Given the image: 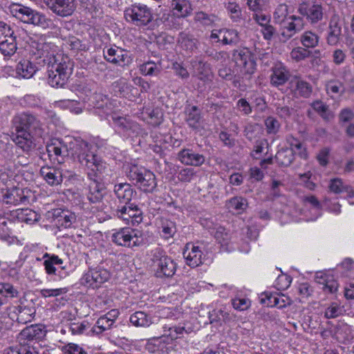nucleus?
<instances>
[{
  "mask_svg": "<svg viewBox=\"0 0 354 354\" xmlns=\"http://www.w3.org/2000/svg\"><path fill=\"white\" fill-rule=\"evenodd\" d=\"M194 19L195 22L205 26H214L218 21L217 16L209 15L203 11L196 12Z\"/></svg>",
  "mask_w": 354,
  "mask_h": 354,
  "instance_id": "8fccbe9b",
  "label": "nucleus"
},
{
  "mask_svg": "<svg viewBox=\"0 0 354 354\" xmlns=\"http://www.w3.org/2000/svg\"><path fill=\"white\" fill-rule=\"evenodd\" d=\"M61 350L62 354H87L82 347L73 343H69L63 346Z\"/></svg>",
  "mask_w": 354,
  "mask_h": 354,
  "instance_id": "774afa93",
  "label": "nucleus"
},
{
  "mask_svg": "<svg viewBox=\"0 0 354 354\" xmlns=\"http://www.w3.org/2000/svg\"><path fill=\"white\" fill-rule=\"evenodd\" d=\"M161 228V235L165 239H168L169 238L173 237V236L175 234L176 232L175 223L167 219L162 220Z\"/></svg>",
  "mask_w": 354,
  "mask_h": 354,
  "instance_id": "5fc2aeb1",
  "label": "nucleus"
},
{
  "mask_svg": "<svg viewBox=\"0 0 354 354\" xmlns=\"http://www.w3.org/2000/svg\"><path fill=\"white\" fill-rule=\"evenodd\" d=\"M17 50V44L16 36L14 33H10L5 39L0 41V53L6 57L12 56Z\"/></svg>",
  "mask_w": 354,
  "mask_h": 354,
  "instance_id": "c85d7f7f",
  "label": "nucleus"
},
{
  "mask_svg": "<svg viewBox=\"0 0 354 354\" xmlns=\"http://www.w3.org/2000/svg\"><path fill=\"white\" fill-rule=\"evenodd\" d=\"M104 57L111 63L121 66L125 64L126 55L121 48H109L106 51L104 50Z\"/></svg>",
  "mask_w": 354,
  "mask_h": 354,
  "instance_id": "72a5a7b5",
  "label": "nucleus"
},
{
  "mask_svg": "<svg viewBox=\"0 0 354 354\" xmlns=\"http://www.w3.org/2000/svg\"><path fill=\"white\" fill-rule=\"evenodd\" d=\"M72 66L69 60H63L59 62L55 60L48 67V84L53 87L63 86L71 74Z\"/></svg>",
  "mask_w": 354,
  "mask_h": 354,
  "instance_id": "39448f33",
  "label": "nucleus"
},
{
  "mask_svg": "<svg viewBox=\"0 0 354 354\" xmlns=\"http://www.w3.org/2000/svg\"><path fill=\"white\" fill-rule=\"evenodd\" d=\"M16 217L19 221L27 224H33L39 218V216L36 212L28 208L17 209Z\"/></svg>",
  "mask_w": 354,
  "mask_h": 354,
  "instance_id": "58836bf2",
  "label": "nucleus"
},
{
  "mask_svg": "<svg viewBox=\"0 0 354 354\" xmlns=\"http://www.w3.org/2000/svg\"><path fill=\"white\" fill-rule=\"evenodd\" d=\"M40 174L50 185H58L63 180V174L60 169L54 167H43Z\"/></svg>",
  "mask_w": 354,
  "mask_h": 354,
  "instance_id": "393cba45",
  "label": "nucleus"
},
{
  "mask_svg": "<svg viewBox=\"0 0 354 354\" xmlns=\"http://www.w3.org/2000/svg\"><path fill=\"white\" fill-rule=\"evenodd\" d=\"M290 77L288 69L281 64H276L270 75V83L274 86L283 85Z\"/></svg>",
  "mask_w": 354,
  "mask_h": 354,
  "instance_id": "5701e85b",
  "label": "nucleus"
},
{
  "mask_svg": "<svg viewBox=\"0 0 354 354\" xmlns=\"http://www.w3.org/2000/svg\"><path fill=\"white\" fill-rule=\"evenodd\" d=\"M32 46L36 48L37 55L41 57H50L54 55L53 48L54 45L50 43H46L41 39L38 42H32Z\"/></svg>",
  "mask_w": 354,
  "mask_h": 354,
  "instance_id": "09e8293b",
  "label": "nucleus"
},
{
  "mask_svg": "<svg viewBox=\"0 0 354 354\" xmlns=\"http://www.w3.org/2000/svg\"><path fill=\"white\" fill-rule=\"evenodd\" d=\"M16 132H29L37 137H43L45 134L44 124L40 120L30 112H22L17 114L13 120Z\"/></svg>",
  "mask_w": 354,
  "mask_h": 354,
  "instance_id": "20e7f679",
  "label": "nucleus"
},
{
  "mask_svg": "<svg viewBox=\"0 0 354 354\" xmlns=\"http://www.w3.org/2000/svg\"><path fill=\"white\" fill-rule=\"evenodd\" d=\"M186 118L185 120L189 127L198 129L201 123L202 116L201 111L196 106H188L185 111Z\"/></svg>",
  "mask_w": 354,
  "mask_h": 354,
  "instance_id": "cd10ccee",
  "label": "nucleus"
},
{
  "mask_svg": "<svg viewBox=\"0 0 354 354\" xmlns=\"http://www.w3.org/2000/svg\"><path fill=\"white\" fill-rule=\"evenodd\" d=\"M163 328L165 333L168 332V333H165L164 335H167L169 337V344H171L173 340L178 339L179 335H182L185 331V328L180 326H164Z\"/></svg>",
  "mask_w": 354,
  "mask_h": 354,
  "instance_id": "0e129e2a",
  "label": "nucleus"
},
{
  "mask_svg": "<svg viewBox=\"0 0 354 354\" xmlns=\"http://www.w3.org/2000/svg\"><path fill=\"white\" fill-rule=\"evenodd\" d=\"M15 144L24 152L28 153L35 147L32 134L29 132H17V136L13 139Z\"/></svg>",
  "mask_w": 354,
  "mask_h": 354,
  "instance_id": "bb28decb",
  "label": "nucleus"
},
{
  "mask_svg": "<svg viewBox=\"0 0 354 354\" xmlns=\"http://www.w3.org/2000/svg\"><path fill=\"white\" fill-rule=\"evenodd\" d=\"M291 95L297 98H309L313 93V86L310 83L299 77H295L289 82Z\"/></svg>",
  "mask_w": 354,
  "mask_h": 354,
  "instance_id": "9d476101",
  "label": "nucleus"
},
{
  "mask_svg": "<svg viewBox=\"0 0 354 354\" xmlns=\"http://www.w3.org/2000/svg\"><path fill=\"white\" fill-rule=\"evenodd\" d=\"M46 6L59 16L66 17L73 14L76 7L75 0H44Z\"/></svg>",
  "mask_w": 354,
  "mask_h": 354,
  "instance_id": "f8f14e48",
  "label": "nucleus"
},
{
  "mask_svg": "<svg viewBox=\"0 0 354 354\" xmlns=\"http://www.w3.org/2000/svg\"><path fill=\"white\" fill-rule=\"evenodd\" d=\"M264 124L266 126V133L270 135L277 134L281 127L279 122L272 116L268 117L265 120Z\"/></svg>",
  "mask_w": 354,
  "mask_h": 354,
  "instance_id": "6e6d98bb",
  "label": "nucleus"
},
{
  "mask_svg": "<svg viewBox=\"0 0 354 354\" xmlns=\"http://www.w3.org/2000/svg\"><path fill=\"white\" fill-rule=\"evenodd\" d=\"M197 39L192 35L182 32L180 34L178 43L180 48L187 54H192L197 48Z\"/></svg>",
  "mask_w": 354,
  "mask_h": 354,
  "instance_id": "f704fd0d",
  "label": "nucleus"
},
{
  "mask_svg": "<svg viewBox=\"0 0 354 354\" xmlns=\"http://www.w3.org/2000/svg\"><path fill=\"white\" fill-rule=\"evenodd\" d=\"M109 277L110 273L106 269L97 266L89 268L80 279V283L88 288H97Z\"/></svg>",
  "mask_w": 354,
  "mask_h": 354,
  "instance_id": "6e6552de",
  "label": "nucleus"
},
{
  "mask_svg": "<svg viewBox=\"0 0 354 354\" xmlns=\"http://www.w3.org/2000/svg\"><path fill=\"white\" fill-rule=\"evenodd\" d=\"M346 184H344L342 179L335 178L330 179L328 183L329 191L334 194H340L344 192Z\"/></svg>",
  "mask_w": 354,
  "mask_h": 354,
  "instance_id": "e2e57ef3",
  "label": "nucleus"
},
{
  "mask_svg": "<svg viewBox=\"0 0 354 354\" xmlns=\"http://www.w3.org/2000/svg\"><path fill=\"white\" fill-rule=\"evenodd\" d=\"M88 328V322L86 321L71 322L69 324V330L73 335H82Z\"/></svg>",
  "mask_w": 354,
  "mask_h": 354,
  "instance_id": "69168bd1",
  "label": "nucleus"
},
{
  "mask_svg": "<svg viewBox=\"0 0 354 354\" xmlns=\"http://www.w3.org/2000/svg\"><path fill=\"white\" fill-rule=\"evenodd\" d=\"M12 15L24 23L33 24L43 28H49L53 26L50 19L41 13L19 3H13L10 7Z\"/></svg>",
  "mask_w": 354,
  "mask_h": 354,
  "instance_id": "7ed1b4c3",
  "label": "nucleus"
},
{
  "mask_svg": "<svg viewBox=\"0 0 354 354\" xmlns=\"http://www.w3.org/2000/svg\"><path fill=\"white\" fill-rule=\"evenodd\" d=\"M92 145L82 141L76 145L74 153L71 154L82 165L91 170L88 173H91L93 176L97 177L98 174L102 172L105 166L101 158L92 151Z\"/></svg>",
  "mask_w": 354,
  "mask_h": 354,
  "instance_id": "f03ea898",
  "label": "nucleus"
},
{
  "mask_svg": "<svg viewBox=\"0 0 354 354\" xmlns=\"http://www.w3.org/2000/svg\"><path fill=\"white\" fill-rule=\"evenodd\" d=\"M169 344H170L169 337L163 335L150 339L146 344V348L151 353L160 351L164 353L167 352Z\"/></svg>",
  "mask_w": 354,
  "mask_h": 354,
  "instance_id": "a878e982",
  "label": "nucleus"
},
{
  "mask_svg": "<svg viewBox=\"0 0 354 354\" xmlns=\"http://www.w3.org/2000/svg\"><path fill=\"white\" fill-rule=\"evenodd\" d=\"M131 239L132 236L129 228H123L112 236L113 241L122 246H129Z\"/></svg>",
  "mask_w": 354,
  "mask_h": 354,
  "instance_id": "c03bdc74",
  "label": "nucleus"
},
{
  "mask_svg": "<svg viewBox=\"0 0 354 354\" xmlns=\"http://www.w3.org/2000/svg\"><path fill=\"white\" fill-rule=\"evenodd\" d=\"M226 206L230 211L241 214L246 209L248 201L242 196H235L227 201Z\"/></svg>",
  "mask_w": 354,
  "mask_h": 354,
  "instance_id": "a19ab883",
  "label": "nucleus"
},
{
  "mask_svg": "<svg viewBox=\"0 0 354 354\" xmlns=\"http://www.w3.org/2000/svg\"><path fill=\"white\" fill-rule=\"evenodd\" d=\"M342 27L339 24V17L333 15L329 21L328 31L326 37L327 44L330 46L337 45L341 38Z\"/></svg>",
  "mask_w": 354,
  "mask_h": 354,
  "instance_id": "a211bd4d",
  "label": "nucleus"
},
{
  "mask_svg": "<svg viewBox=\"0 0 354 354\" xmlns=\"http://www.w3.org/2000/svg\"><path fill=\"white\" fill-rule=\"evenodd\" d=\"M169 8L171 12L180 18H185L189 16L193 10L189 0H170Z\"/></svg>",
  "mask_w": 354,
  "mask_h": 354,
  "instance_id": "b1692460",
  "label": "nucleus"
},
{
  "mask_svg": "<svg viewBox=\"0 0 354 354\" xmlns=\"http://www.w3.org/2000/svg\"><path fill=\"white\" fill-rule=\"evenodd\" d=\"M3 200L7 204L17 205L28 202V199L24 194V190L19 187L8 189L3 194Z\"/></svg>",
  "mask_w": 354,
  "mask_h": 354,
  "instance_id": "4be33fe9",
  "label": "nucleus"
},
{
  "mask_svg": "<svg viewBox=\"0 0 354 354\" xmlns=\"http://www.w3.org/2000/svg\"><path fill=\"white\" fill-rule=\"evenodd\" d=\"M178 160L184 165L201 166L205 162V157L194 152L192 149H184L178 153Z\"/></svg>",
  "mask_w": 354,
  "mask_h": 354,
  "instance_id": "412c9836",
  "label": "nucleus"
},
{
  "mask_svg": "<svg viewBox=\"0 0 354 354\" xmlns=\"http://www.w3.org/2000/svg\"><path fill=\"white\" fill-rule=\"evenodd\" d=\"M151 259L156 264V274L158 277H170L175 274L176 263L161 248H157L152 251Z\"/></svg>",
  "mask_w": 354,
  "mask_h": 354,
  "instance_id": "423d86ee",
  "label": "nucleus"
},
{
  "mask_svg": "<svg viewBox=\"0 0 354 354\" xmlns=\"http://www.w3.org/2000/svg\"><path fill=\"white\" fill-rule=\"evenodd\" d=\"M68 292L67 288H43L40 290L39 294L41 297H56L62 295L66 294Z\"/></svg>",
  "mask_w": 354,
  "mask_h": 354,
  "instance_id": "bf43d9fd",
  "label": "nucleus"
},
{
  "mask_svg": "<svg viewBox=\"0 0 354 354\" xmlns=\"http://www.w3.org/2000/svg\"><path fill=\"white\" fill-rule=\"evenodd\" d=\"M107 120L113 122V124L122 129H128L131 127V119L130 116L122 117L116 113L107 115Z\"/></svg>",
  "mask_w": 354,
  "mask_h": 354,
  "instance_id": "49530a36",
  "label": "nucleus"
},
{
  "mask_svg": "<svg viewBox=\"0 0 354 354\" xmlns=\"http://www.w3.org/2000/svg\"><path fill=\"white\" fill-rule=\"evenodd\" d=\"M132 212L133 205L125 204L118 210V216L127 223H129L130 222H133V215L131 214Z\"/></svg>",
  "mask_w": 354,
  "mask_h": 354,
  "instance_id": "338daca9",
  "label": "nucleus"
},
{
  "mask_svg": "<svg viewBox=\"0 0 354 354\" xmlns=\"http://www.w3.org/2000/svg\"><path fill=\"white\" fill-rule=\"evenodd\" d=\"M46 151L50 158L59 163L64 162V157L68 156L70 152L68 146L62 140L53 138L46 145Z\"/></svg>",
  "mask_w": 354,
  "mask_h": 354,
  "instance_id": "9b49d317",
  "label": "nucleus"
},
{
  "mask_svg": "<svg viewBox=\"0 0 354 354\" xmlns=\"http://www.w3.org/2000/svg\"><path fill=\"white\" fill-rule=\"evenodd\" d=\"M8 354H39V352L34 345L22 343L11 348Z\"/></svg>",
  "mask_w": 354,
  "mask_h": 354,
  "instance_id": "3c124183",
  "label": "nucleus"
},
{
  "mask_svg": "<svg viewBox=\"0 0 354 354\" xmlns=\"http://www.w3.org/2000/svg\"><path fill=\"white\" fill-rule=\"evenodd\" d=\"M43 259H44V266L46 272L49 275L56 274L55 266H61L63 263V260L57 255L48 253L44 255Z\"/></svg>",
  "mask_w": 354,
  "mask_h": 354,
  "instance_id": "c9c22d12",
  "label": "nucleus"
},
{
  "mask_svg": "<svg viewBox=\"0 0 354 354\" xmlns=\"http://www.w3.org/2000/svg\"><path fill=\"white\" fill-rule=\"evenodd\" d=\"M45 335V330L41 326L31 325L26 327L19 333V344H31L33 341L41 339Z\"/></svg>",
  "mask_w": 354,
  "mask_h": 354,
  "instance_id": "4468645a",
  "label": "nucleus"
},
{
  "mask_svg": "<svg viewBox=\"0 0 354 354\" xmlns=\"http://www.w3.org/2000/svg\"><path fill=\"white\" fill-rule=\"evenodd\" d=\"M273 20L279 26L281 40L283 42H286L305 27L304 18L295 15H290L288 6L286 3L277 6L273 13Z\"/></svg>",
  "mask_w": 354,
  "mask_h": 354,
  "instance_id": "f257e3e1",
  "label": "nucleus"
},
{
  "mask_svg": "<svg viewBox=\"0 0 354 354\" xmlns=\"http://www.w3.org/2000/svg\"><path fill=\"white\" fill-rule=\"evenodd\" d=\"M295 156L292 151L288 148H282L279 150L275 156L277 162L284 167L289 166L294 160Z\"/></svg>",
  "mask_w": 354,
  "mask_h": 354,
  "instance_id": "79ce46f5",
  "label": "nucleus"
},
{
  "mask_svg": "<svg viewBox=\"0 0 354 354\" xmlns=\"http://www.w3.org/2000/svg\"><path fill=\"white\" fill-rule=\"evenodd\" d=\"M342 307L337 302H333L325 309L324 317L327 319H335L342 314Z\"/></svg>",
  "mask_w": 354,
  "mask_h": 354,
  "instance_id": "4d7b16f0",
  "label": "nucleus"
},
{
  "mask_svg": "<svg viewBox=\"0 0 354 354\" xmlns=\"http://www.w3.org/2000/svg\"><path fill=\"white\" fill-rule=\"evenodd\" d=\"M135 8L137 10H134V24L136 26H145L151 21L152 15L151 11L146 6H134Z\"/></svg>",
  "mask_w": 354,
  "mask_h": 354,
  "instance_id": "7c9ffc66",
  "label": "nucleus"
},
{
  "mask_svg": "<svg viewBox=\"0 0 354 354\" xmlns=\"http://www.w3.org/2000/svg\"><path fill=\"white\" fill-rule=\"evenodd\" d=\"M88 177L91 182L88 185V192L86 198L91 203H98L102 201L103 194V186L97 179V176H93L91 173H88Z\"/></svg>",
  "mask_w": 354,
  "mask_h": 354,
  "instance_id": "ddd939ff",
  "label": "nucleus"
},
{
  "mask_svg": "<svg viewBox=\"0 0 354 354\" xmlns=\"http://www.w3.org/2000/svg\"><path fill=\"white\" fill-rule=\"evenodd\" d=\"M226 10L230 19L233 22L239 23L243 19V13L239 3L235 1H228L225 5Z\"/></svg>",
  "mask_w": 354,
  "mask_h": 354,
  "instance_id": "a18cd8bd",
  "label": "nucleus"
},
{
  "mask_svg": "<svg viewBox=\"0 0 354 354\" xmlns=\"http://www.w3.org/2000/svg\"><path fill=\"white\" fill-rule=\"evenodd\" d=\"M37 66L28 59L21 60L16 66L17 74L23 78H30L37 71Z\"/></svg>",
  "mask_w": 354,
  "mask_h": 354,
  "instance_id": "c756f323",
  "label": "nucleus"
},
{
  "mask_svg": "<svg viewBox=\"0 0 354 354\" xmlns=\"http://www.w3.org/2000/svg\"><path fill=\"white\" fill-rule=\"evenodd\" d=\"M236 66L243 75L250 77L256 70V62L251 51L247 48L234 50L232 53Z\"/></svg>",
  "mask_w": 354,
  "mask_h": 354,
  "instance_id": "0eeeda50",
  "label": "nucleus"
},
{
  "mask_svg": "<svg viewBox=\"0 0 354 354\" xmlns=\"http://www.w3.org/2000/svg\"><path fill=\"white\" fill-rule=\"evenodd\" d=\"M315 281L323 286V290L327 293H334L337 289L339 284L333 274L326 272H317L315 276Z\"/></svg>",
  "mask_w": 354,
  "mask_h": 354,
  "instance_id": "2eb2a0df",
  "label": "nucleus"
},
{
  "mask_svg": "<svg viewBox=\"0 0 354 354\" xmlns=\"http://www.w3.org/2000/svg\"><path fill=\"white\" fill-rule=\"evenodd\" d=\"M115 193L118 198L122 200L126 205H132L131 199L133 197V189L129 183H120L115 186Z\"/></svg>",
  "mask_w": 354,
  "mask_h": 354,
  "instance_id": "2f4dec72",
  "label": "nucleus"
},
{
  "mask_svg": "<svg viewBox=\"0 0 354 354\" xmlns=\"http://www.w3.org/2000/svg\"><path fill=\"white\" fill-rule=\"evenodd\" d=\"M113 323L109 321L104 316L100 317L93 327V331L96 334H100L104 331L109 330L113 326Z\"/></svg>",
  "mask_w": 354,
  "mask_h": 354,
  "instance_id": "13d9d810",
  "label": "nucleus"
},
{
  "mask_svg": "<svg viewBox=\"0 0 354 354\" xmlns=\"http://www.w3.org/2000/svg\"><path fill=\"white\" fill-rule=\"evenodd\" d=\"M319 37L311 30H307L300 36V42L304 48H313L318 46Z\"/></svg>",
  "mask_w": 354,
  "mask_h": 354,
  "instance_id": "ea45409f",
  "label": "nucleus"
},
{
  "mask_svg": "<svg viewBox=\"0 0 354 354\" xmlns=\"http://www.w3.org/2000/svg\"><path fill=\"white\" fill-rule=\"evenodd\" d=\"M310 56V51L304 47L297 46L292 49L290 57L295 62H300Z\"/></svg>",
  "mask_w": 354,
  "mask_h": 354,
  "instance_id": "603ef678",
  "label": "nucleus"
},
{
  "mask_svg": "<svg viewBox=\"0 0 354 354\" xmlns=\"http://www.w3.org/2000/svg\"><path fill=\"white\" fill-rule=\"evenodd\" d=\"M214 237L222 245H227L231 239V236L229 232L225 230V228L221 226L216 228Z\"/></svg>",
  "mask_w": 354,
  "mask_h": 354,
  "instance_id": "680f3d73",
  "label": "nucleus"
},
{
  "mask_svg": "<svg viewBox=\"0 0 354 354\" xmlns=\"http://www.w3.org/2000/svg\"><path fill=\"white\" fill-rule=\"evenodd\" d=\"M195 76L205 84L211 82L213 75L209 65L203 61H198Z\"/></svg>",
  "mask_w": 354,
  "mask_h": 354,
  "instance_id": "e433bc0d",
  "label": "nucleus"
},
{
  "mask_svg": "<svg viewBox=\"0 0 354 354\" xmlns=\"http://www.w3.org/2000/svg\"><path fill=\"white\" fill-rule=\"evenodd\" d=\"M325 86L327 94L331 97H335L346 93L345 85L338 80L333 79L327 81Z\"/></svg>",
  "mask_w": 354,
  "mask_h": 354,
  "instance_id": "4c0bfd02",
  "label": "nucleus"
},
{
  "mask_svg": "<svg viewBox=\"0 0 354 354\" xmlns=\"http://www.w3.org/2000/svg\"><path fill=\"white\" fill-rule=\"evenodd\" d=\"M292 304V299L283 295L276 293V297L274 298L273 304H269L270 307L277 306L279 308H285L287 306H290Z\"/></svg>",
  "mask_w": 354,
  "mask_h": 354,
  "instance_id": "052dcab7",
  "label": "nucleus"
},
{
  "mask_svg": "<svg viewBox=\"0 0 354 354\" xmlns=\"http://www.w3.org/2000/svg\"><path fill=\"white\" fill-rule=\"evenodd\" d=\"M240 40V35L236 30L223 28V45H237Z\"/></svg>",
  "mask_w": 354,
  "mask_h": 354,
  "instance_id": "de8ad7c7",
  "label": "nucleus"
},
{
  "mask_svg": "<svg viewBox=\"0 0 354 354\" xmlns=\"http://www.w3.org/2000/svg\"><path fill=\"white\" fill-rule=\"evenodd\" d=\"M134 179L136 180V185L143 192L152 191L156 185L154 174L147 169L136 173Z\"/></svg>",
  "mask_w": 354,
  "mask_h": 354,
  "instance_id": "f3484780",
  "label": "nucleus"
},
{
  "mask_svg": "<svg viewBox=\"0 0 354 354\" xmlns=\"http://www.w3.org/2000/svg\"><path fill=\"white\" fill-rule=\"evenodd\" d=\"M183 257L187 264L192 268H196L203 263V253L198 246L187 243L183 252Z\"/></svg>",
  "mask_w": 354,
  "mask_h": 354,
  "instance_id": "dca6fc26",
  "label": "nucleus"
},
{
  "mask_svg": "<svg viewBox=\"0 0 354 354\" xmlns=\"http://www.w3.org/2000/svg\"><path fill=\"white\" fill-rule=\"evenodd\" d=\"M313 109L324 120H329L333 115L330 112L328 106L320 100L315 101L311 104Z\"/></svg>",
  "mask_w": 354,
  "mask_h": 354,
  "instance_id": "864d4df0",
  "label": "nucleus"
},
{
  "mask_svg": "<svg viewBox=\"0 0 354 354\" xmlns=\"http://www.w3.org/2000/svg\"><path fill=\"white\" fill-rule=\"evenodd\" d=\"M35 314V309L33 306L19 305L14 308L10 313V317L16 319L19 324H26L32 321Z\"/></svg>",
  "mask_w": 354,
  "mask_h": 354,
  "instance_id": "6ab92c4d",
  "label": "nucleus"
},
{
  "mask_svg": "<svg viewBox=\"0 0 354 354\" xmlns=\"http://www.w3.org/2000/svg\"><path fill=\"white\" fill-rule=\"evenodd\" d=\"M286 141L290 146L288 149L292 151L294 156L295 154H297L301 158L304 160H306L308 158V156L306 148L299 140L291 135H289L286 137Z\"/></svg>",
  "mask_w": 354,
  "mask_h": 354,
  "instance_id": "473e14b6",
  "label": "nucleus"
},
{
  "mask_svg": "<svg viewBox=\"0 0 354 354\" xmlns=\"http://www.w3.org/2000/svg\"><path fill=\"white\" fill-rule=\"evenodd\" d=\"M53 216L59 228H69L76 221L75 214L67 209H56L53 212Z\"/></svg>",
  "mask_w": 354,
  "mask_h": 354,
  "instance_id": "aec40b11",
  "label": "nucleus"
},
{
  "mask_svg": "<svg viewBox=\"0 0 354 354\" xmlns=\"http://www.w3.org/2000/svg\"><path fill=\"white\" fill-rule=\"evenodd\" d=\"M180 19L178 16L172 12V13H163L160 20L167 29H179L180 28Z\"/></svg>",
  "mask_w": 354,
  "mask_h": 354,
  "instance_id": "37998d69",
  "label": "nucleus"
},
{
  "mask_svg": "<svg viewBox=\"0 0 354 354\" xmlns=\"http://www.w3.org/2000/svg\"><path fill=\"white\" fill-rule=\"evenodd\" d=\"M301 17H305L310 24H315L321 21L324 17V7L319 1L312 3L303 2L297 9Z\"/></svg>",
  "mask_w": 354,
  "mask_h": 354,
  "instance_id": "1a4fd4ad",
  "label": "nucleus"
}]
</instances>
